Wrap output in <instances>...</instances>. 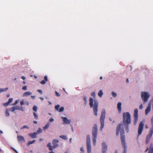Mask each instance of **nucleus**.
<instances>
[{
  "mask_svg": "<svg viewBox=\"0 0 153 153\" xmlns=\"http://www.w3.org/2000/svg\"><path fill=\"white\" fill-rule=\"evenodd\" d=\"M144 125V122H141L140 123L138 129V136L140 135L141 134L143 131Z\"/></svg>",
  "mask_w": 153,
  "mask_h": 153,
  "instance_id": "8",
  "label": "nucleus"
},
{
  "mask_svg": "<svg viewBox=\"0 0 153 153\" xmlns=\"http://www.w3.org/2000/svg\"><path fill=\"white\" fill-rule=\"evenodd\" d=\"M37 135L35 132L33 133H30L28 135L32 138H35L36 137Z\"/></svg>",
  "mask_w": 153,
  "mask_h": 153,
  "instance_id": "18",
  "label": "nucleus"
},
{
  "mask_svg": "<svg viewBox=\"0 0 153 153\" xmlns=\"http://www.w3.org/2000/svg\"><path fill=\"white\" fill-rule=\"evenodd\" d=\"M103 94V93L102 90H100L98 93V96L100 97H102V96Z\"/></svg>",
  "mask_w": 153,
  "mask_h": 153,
  "instance_id": "23",
  "label": "nucleus"
},
{
  "mask_svg": "<svg viewBox=\"0 0 153 153\" xmlns=\"http://www.w3.org/2000/svg\"><path fill=\"white\" fill-rule=\"evenodd\" d=\"M10 96V94H8L7 95V97H9Z\"/></svg>",
  "mask_w": 153,
  "mask_h": 153,
  "instance_id": "60",
  "label": "nucleus"
},
{
  "mask_svg": "<svg viewBox=\"0 0 153 153\" xmlns=\"http://www.w3.org/2000/svg\"><path fill=\"white\" fill-rule=\"evenodd\" d=\"M64 109V108L63 107H62L61 108H60L59 109V112H62L63 111Z\"/></svg>",
  "mask_w": 153,
  "mask_h": 153,
  "instance_id": "36",
  "label": "nucleus"
},
{
  "mask_svg": "<svg viewBox=\"0 0 153 153\" xmlns=\"http://www.w3.org/2000/svg\"><path fill=\"white\" fill-rule=\"evenodd\" d=\"M10 104L8 103V102H7L6 103H5L3 104V105H4V106L6 107L8 106Z\"/></svg>",
  "mask_w": 153,
  "mask_h": 153,
  "instance_id": "42",
  "label": "nucleus"
},
{
  "mask_svg": "<svg viewBox=\"0 0 153 153\" xmlns=\"http://www.w3.org/2000/svg\"><path fill=\"white\" fill-rule=\"evenodd\" d=\"M39 98L42 100L43 101L44 100V98L43 97H40Z\"/></svg>",
  "mask_w": 153,
  "mask_h": 153,
  "instance_id": "58",
  "label": "nucleus"
},
{
  "mask_svg": "<svg viewBox=\"0 0 153 153\" xmlns=\"http://www.w3.org/2000/svg\"><path fill=\"white\" fill-rule=\"evenodd\" d=\"M29 128L28 126H27L26 125H24L21 128V129H23L24 128L29 129Z\"/></svg>",
  "mask_w": 153,
  "mask_h": 153,
  "instance_id": "32",
  "label": "nucleus"
},
{
  "mask_svg": "<svg viewBox=\"0 0 153 153\" xmlns=\"http://www.w3.org/2000/svg\"><path fill=\"white\" fill-rule=\"evenodd\" d=\"M60 105H57L55 107V109L57 111H59V108L60 107Z\"/></svg>",
  "mask_w": 153,
  "mask_h": 153,
  "instance_id": "33",
  "label": "nucleus"
},
{
  "mask_svg": "<svg viewBox=\"0 0 153 153\" xmlns=\"http://www.w3.org/2000/svg\"><path fill=\"white\" fill-rule=\"evenodd\" d=\"M50 124L49 122L47 123L45 126H44L43 127V129L45 130L46 129H48V128L49 127V126Z\"/></svg>",
  "mask_w": 153,
  "mask_h": 153,
  "instance_id": "24",
  "label": "nucleus"
},
{
  "mask_svg": "<svg viewBox=\"0 0 153 153\" xmlns=\"http://www.w3.org/2000/svg\"><path fill=\"white\" fill-rule=\"evenodd\" d=\"M25 104H26L27 105H28L29 104V103L28 101H27L25 102Z\"/></svg>",
  "mask_w": 153,
  "mask_h": 153,
  "instance_id": "51",
  "label": "nucleus"
},
{
  "mask_svg": "<svg viewBox=\"0 0 153 153\" xmlns=\"http://www.w3.org/2000/svg\"><path fill=\"white\" fill-rule=\"evenodd\" d=\"M105 116V111L103 109L102 111L101 114L100 119V122L101 124V126L100 128V130L101 131L102 130L104 126V120Z\"/></svg>",
  "mask_w": 153,
  "mask_h": 153,
  "instance_id": "5",
  "label": "nucleus"
},
{
  "mask_svg": "<svg viewBox=\"0 0 153 153\" xmlns=\"http://www.w3.org/2000/svg\"><path fill=\"white\" fill-rule=\"evenodd\" d=\"M8 89V88H0V93L4 91H6Z\"/></svg>",
  "mask_w": 153,
  "mask_h": 153,
  "instance_id": "27",
  "label": "nucleus"
},
{
  "mask_svg": "<svg viewBox=\"0 0 153 153\" xmlns=\"http://www.w3.org/2000/svg\"><path fill=\"white\" fill-rule=\"evenodd\" d=\"M38 92H39L41 94H42V91L41 90L38 89L37 91Z\"/></svg>",
  "mask_w": 153,
  "mask_h": 153,
  "instance_id": "47",
  "label": "nucleus"
},
{
  "mask_svg": "<svg viewBox=\"0 0 153 153\" xmlns=\"http://www.w3.org/2000/svg\"><path fill=\"white\" fill-rule=\"evenodd\" d=\"M71 140H72L71 138H70V139L69 142H70V143H71V142H72Z\"/></svg>",
  "mask_w": 153,
  "mask_h": 153,
  "instance_id": "57",
  "label": "nucleus"
},
{
  "mask_svg": "<svg viewBox=\"0 0 153 153\" xmlns=\"http://www.w3.org/2000/svg\"><path fill=\"white\" fill-rule=\"evenodd\" d=\"M35 141H36L35 140H34L32 141H28L27 143V146H29L30 144H32L35 142Z\"/></svg>",
  "mask_w": 153,
  "mask_h": 153,
  "instance_id": "25",
  "label": "nucleus"
},
{
  "mask_svg": "<svg viewBox=\"0 0 153 153\" xmlns=\"http://www.w3.org/2000/svg\"><path fill=\"white\" fill-rule=\"evenodd\" d=\"M59 137L64 140H67V138L65 135H62L59 136Z\"/></svg>",
  "mask_w": 153,
  "mask_h": 153,
  "instance_id": "26",
  "label": "nucleus"
},
{
  "mask_svg": "<svg viewBox=\"0 0 153 153\" xmlns=\"http://www.w3.org/2000/svg\"><path fill=\"white\" fill-rule=\"evenodd\" d=\"M86 143L87 153H91V147L90 137L89 135L88 134L87 135Z\"/></svg>",
  "mask_w": 153,
  "mask_h": 153,
  "instance_id": "7",
  "label": "nucleus"
},
{
  "mask_svg": "<svg viewBox=\"0 0 153 153\" xmlns=\"http://www.w3.org/2000/svg\"><path fill=\"white\" fill-rule=\"evenodd\" d=\"M10 104L8 103V102H7L6 103H5L3 104V105H4V106L6 107L8 106Z\"/></svg>",
  "mask_w": 153,
  "mask_h": 153,
  "instance_id": "41",
  "label": "nucleus"
},
{
  "mask_svg": "<svg viewBox=\"0 0 153 153\" xmlns=\"http://www.w3.org/2000/svg\"><path fill=\"white\" fill-rule=\"evenodd\" d=\"M42 131V130L40 128H39L38 130L36 132H35L36 134H38L41 133Z\"/></svg>",
  "mask_w": 153,
  "mask_h": 153,
  "instance_id": "28",
  "label": "nucleus"
},
{
  "mask_svg": "<svg viewBox=\"0 0 153 153\" xmlns=\"http://www.w3.org/2000/svg\"><path fill=\"white\" fill-rule=\"evenodd\" d=\"M141 96L143 103L145 104L148 101L150 95L149 93L146 91H142L141 93Z\"/></svg>",
  "mask_w": 153,
  "mask_h": 153,
  "instance_id": "6",
  "label": "nucleus"
},
{
  "mask_svg": "<svg viewBox=\"0 0 153 153\" xmlns=\"http://www.w3.org/2000/svg\"><path fill=\"white\" fill-rule=\"evenodd\" d=\"M18 102H19V100H16L15 101V102L13 104V105H16L18 103Z\"/></svg>",
  "mask_w": 153,
  "mask_h": 153,
  "instance_id": "43",
  "label": "nucleus"
},
{
  "mask_svg": "<svg viewBox=\"0 0 153 153\" xmlns=\"http://www.w3.org/2000/svg\"><path fill=\"white\" fill-rule=\"evenodd\" d=\"M5 115L7 117H9L10 116V113L7 109H6V111H5Z\"/></svg>",
  "mask_w": 153,
  "mask_h": 153,
  "instance_id": "30",
  "label": "nucleus"
},
{
  "mask_svg": "<svg viewBox=\"0 0 153 153\" xmlns=\"http://www.w3.org/2000/svg\"><path fill=\"white\" fill-rule=\"evenodd\" d=\"M138 110L137 108H135L134 109V125H135L137 123L138 118Z\"/></svg>",
  "mask_w": 153,
  "mask_h": 153,
  "instance_id": "9",
  "label": "nucleus"
},
{
  "mask_svg": "<svg viewBox=\"0 0 153 153\" xmlns=\"http://www.w3.org/2000/svg\"><path fill=\"white\" fill-rule=\"evenodd\" d=\"M102 152H106L107 149V146L105 142L102 143Z\"/></svg>",
  "mask_w": 153,
  "mask_h": 153,
  "instance_id": "11",
  "label": "nucleus"
},
{
  "mask_svg": "<svg viewBox=\"0 0 153 153\" xmlns=\"http://www.w3.org/2000/svg\"><path fill=\"white\" fill-rule=\"evenodd\" d=\"M153 134V128H151L149 132V134L146 136V143L147 144L151 139Z\"/></svg>",
  "mask_w": 153,
  "mask_h": 153,
  "instance_id": "10",
  "label": "nucleus"
},
{
  "mask_svg": "<svg viewBox=\"0 0 153 153\" xmlns=\"http://www.w3.org/2000/svg\"><path fill=\"white\" fill-rule=\"evenodd\" d=\"M33 123L35 124H37V122L36 121H34Z\"/></svg>",
  "mask_w": 153,
  "mask_h": 153,
  "instance_id": "61",
  "label": "nucleus"
},
{
  "mask_svg": "<svg viewBox=\"0 0 153 153\" xmlns=\"http://www.w3.org/2000/svg\"><path fill=\"white\" fill-rule=\"evenodd\" d=\"M33 115L34 117V119H38V116L35 112L33 113Z\"/></svg>",
  "mask_w": 153,
  "mask_h": 153,
  "instance_id": "31",
  "label": "nucleus"
},
{
  "mask_svg": "<svg viewBox=\"0 0 153 153\" xmlns=\"http://www.w3.org/2000/svg\"><path fill=\"white\" fill-rule=\"evenodd\" d=\"M16 110H22V109H20L18 106H16L9 109V110L13 112Z\"/></svg>",
  "mask_w": 153,
  "mask_h": 153,
  "instance_id": "15",
  "label": "nucleus"
},
{
  "mask_svg": "<svg viewBox=\"0 0 153 153\" xmlns=\"http://www.w3.org/2000/svg\"><path fill=\"white\" fill-rule=\"evenodd\" d=\"M152 102H150L147 106L146 108L145 111V113L146 115H147L148 113L150 111L151 108Z\"/></svg>",
  "mask_w": 153,
  "mask_h": 153,
  "instance_id": "13",
  "label": "nucleus"
},
{
  "mask_svg": "<svg viewBox=\"0 0 153 153\" xmlns=\"http://www.w3.org/2000/svg\"><path fill=\"white\" fill-rule=\"evenodd\" d=\"M44 79L46 81H48V78H47V76H45Z\"/></svg>",
  "mask_w": 153,
  "mask_h": 153,
  "instance_id": "49",
  "label": "nucleus"
},
{
  "mask_svg": "<svg viewBox=\"0 0 153 153\" xmlns=\"http://www.w3.org/2000/svg\"><path fill=\"white\" fill-rule=\"evenodd\" d=\"M111 94L112 96L114 97H116L117 96V94L114 91H112Z\"/></svg>",
  "mask_w": 153,
  "mask_h": 153,
  "instance_id": "29",
  "label": "nucleus"
},
{
  "mask_svg": "<svg viewBox=\"0 0 153 153\" xmlns=\"http://www.w3.org/2000/svg\"><path fill=\"white\" fill-rule=\"evenodd\" d=\"M31 97L33 99H34L35 98V96H31Z\"/></svg>",
  "mask_w": 153,
  "mask_h": 153,
  "instance_id": "55",
  "label": "nucleus"
},
{
  "mask_svg": "<svg viewBox=\"0 0 153 153\" xmlns=\"http://www.w3.org/2000/svg\"><path fill=\"white\" fill-rule=\"evenodd\" d=\"M55 93L57 96L59 97L60 96V94L57 92L56 91Z\"/></svg>",
  "mask_w": 153,
  "mask_h": 153,
  "instance_id": "48",
  "label": "nucleus"
},
{
  "mask_svg": "<svg viewBox=\"0 0 153 153\" xmlns=\"http://www.w3.org/2000/svg\"><path fill=\"white\" fill-rule=\"evenodd\" d=\"M126 82L127 83H128L129 82V80L128 79H127L126 80Z\"/></svg>",
  "mask_w": 153,
  "mask_h": 153,
  "instance_id": "59",
  "label": "nucleus"
},
{
  "mask_svg": "<svg viewBox=\"0 0 153 153\" xmlns=\"http://www.w3.org/2000/svg\"><path fill=\"white\" fill-rule=\"evenodd\" d=\"M61 118L62 119L63 122L66 124H69L71 123V120L68 119L67 117H62Z\"/></svg>",
  "mask_w": 153,
  "mask_h": 153,
  "instance_id": "14",
  "label": "nucleus"
},
{
  "mask_svg": "<svg viewBox=\"0 0 153 153\" xmlns=\"http://www.w3.org/2000/svg\"><path fill=\"white\" fill-rule=\"evenodd\" d=\"M145 128L146 129H147L148 128V126L147 125H146L145 126Z\"/></svg>",
  "mask_w": 153,
  "mask_h": 153,
  "instance_id": "62",
  "label": "nucleus"
},
{
  "mask_svg": "<svg viewBox=\"0 0 153 153\" xmlns=\"http://www.w3.org/2000/svg\"><path fill=\"white\" fill-rule=\"evenodd\" d=\"M33 110L35 112H36L37 111V107L36 106H34L33 107Z\"/></svg>",
  "mask_w": 153,
  "mask_h": 153,
  "instance_id": "35",
  "label": "nucleus"
},
{
  "mask_svg": "<svg viewBox=\"0 0 153 153\" xmlns=\"http://www.w3.org/2000/svg\"><path fill=\"white\" fill-rule=\"evenodd\" d=\"M45 82H45V81L44 80H43L41 81V83L43 85H44L45 84Z\"/></svg>",
  "mask_w": 153,
  "mask_h": 153,
  "instance_id": "45",
  "label": "nucleus"
},
{
  "mask_svg": "<svg viewBox=\"0 0 153 153\" xmlns=\"http://www.w3.org/2000/svg\"><path fill=\"white\" fill-rule=\"evenodd\" d=\"M89 105L90 108H93L94 113L95 115L97 116V112L98 111V102L96 99H93L90 97L89 99Z\"/></svg>",
  "mask_w": 153,
  "mask_h": 153,
  "instance_id": "2",
  "label": "nucleus"
},
{
  "mask_svg": "<svg viewBox=\"0 0 153 153\" xmlns=\"http://www.w3.org/2000/svg\"><path fill=\"white\" fill-rule=\"evenodd\" d=\"M22 89L24 90H26L27 89V86H25L22 88Z\"/></svg>",
  "mask_w": 153,
  "mask_h": 153,
  "instance_id": "40",
  "label": "nucleus"
},
{
  "mask_svg": "<svg viewBox=\"0 0 153 153\" xmlns=\"http://www.w3.org/2000/svg\"><path fill=\"white\" fill-rule=\"evenodd\" d=\"M97 134V128L96 124L94 125L92 127V141L93 144L94 146L96 145V139Z\"/></svg>",
  "mask_w": 153,
  "mask_h": 153,
  "instance_id": "3",
  "label": "nucleus"
},
{
  "mask_svg": "<svg viewBox=\"0 0 153 153\" xmlns=\"http://www.w3.org/2000/svg\"><path fill=\"white\" fill-rule=\"evenodd\" d=\"M80 150L82 152V153H84V150L83 147H82L80 148Z\"/></svg>",
  "mask_w": 153,
  "mask_h": 153,
  "instance_id": "44",
  "label": "nucleus"
},
{
  "mask_svg": "<svg viewBox=\"0 0 153 153\" xmlns=\"http://www.w3.org/2000/svg\"><path fill=\"white\" fill-rule=\"evenodd\" d=\"M42 140H43L41 138H40L39 140L40 141H42Z\"/></svg>",
  "mask_w": 153,
  "mask_h": 153,
  "instance_id": "63",
  "label": "nucleus"
},
{
  "mask_svg": "<svg viewBox=\"0 0 153 153\" xmlns=\"http://www.w3.org/2000/svg\"><path fill=\"white\" fill-rule=\"evenodd\" d=\"M11 149H12L16 153L17 152V151L14 148L12 147H11Z\"/></svg>",
  "mask_w": 153,
  "mask_h": 153,
  "instance_id": "53",
  "label": "nucleus"
},
{
  "mask_svg": "<svg viewBox=\"0 0 153 153\" xmlns=\"http://www.w3.org/2000/svg\"><path fill=\"white\" fill-rule=\"evenodd\" d=\"M151 125L152 126V127L151 128H153V116L152 117L151 120Z\"/></svg>",
  "mask_w": 153,
  "mask_h": 153,
  "instance_id": "37",
  "label": "nucleus"
},
{
  "mask_svg": "<svg viewBox=\"0 0 153 153\" xmlns=\"http://www.w3.org/2000/svg\"><path fill=\"white\" fill-rule=\"evenodd\" d=\"M21 78L25 80V77L24 76H22Z\"/></svg>",
  "mask_w": 153,
  "mask_h": 153,
  "instance_id": "54",
  "label": "nucleus"
},
{
  "mask_svg": "<svg viewBox=\"0 0 153 153\" xmlns=\"http://www.w3.org/2000/svg\"><path fill=\"white\" fill-rule=\"evenodd\" d=\"M17 139L19 142H20L21 141H25V139L24 137L21 135H18L17 136Z\"/></svg>",
  "mask_w": 153,
  "mask_h": 153,
  "instance_id": "16",
  "label": "nucleus"
},
{
  "mask_svg": "<svg viewBox=\"0 0 153 153\" xmlns=\"http://www.w3.org/2000/svg\"><path fill=\"white\" fill-rule=\"evenodd\" d=\"M24 104V101L23 100L21 101L20 102V104L21 105H22Z\"/></svg>",
  "mask_w": 153,
  "mask_h": 153,
  "instance_id": "52",
  "label": "nucleus"
},
{
  "mask_svg": "<svg viewBox=\"0 0 153 153\" xmlns=\"http://www.w3.org/2000/svg\"><path fill=\"white\" fill-rule=\"evenodd\" d=\"M148 153H153V145L152 144L150 145Z\"/></svg>",
  "mask_w": 153,
  "mask_h": 153,
  "instance_id": "19",
  "label": "nucleus"
},
{
  "mask_svg": "<svg viewBox=\"0 0 153 153\" xmlns=\"http://www.w3.org/2000/svg\"><path fill=\"white\" fill-rule=\"evenodd\" d=\"M120 132V138L122 144L123 146L124 151L123 153H126L127 148L126 146V142L125 141V136L124 135V130L123 125L121 124H119L117 128L116 134L117 136L119 134V132Z\"/></svg>",
  "mask_w": 153,
  "mask_h": 153,
  "instance_id": "1",
  "label": "nucleus"
},
{
  "mask_svg": "<svg viewBox=\"0 0 153 153\" xmlns=\"http://www.w3.org/2000/svg\"><path fill=\"white\" fill-rule=\"evenodd\" d=\"M32 94V93L30 91H27L24 92L23 95V97H27L28 96Z\"/></svg>",
  "mask_w": 153,
  "mask_h": 153,
  "instance_id": "17",
  "label": "nucleus"
},
{
  "mask_svg": "<svg viewBox=\"0 0 153 153\" xmlns=\"http://www.w3.org/2000/svg\"><path fill=\"white\" fill-rule=\"evenodd\" d=\"M91 95L95 98L96 97V94L94 92H92L91 94Z\"/></svg>",
  "mask_w": 153,
  "mask_h": 153,
  "instance_id": "34",
  "label": "nucleus"
},
{
  "mask_svg": "<svg viewBox=\"0 0 153 153\" xmlns=\"http://www.w3.org/2000/svg\"><path fill=\"white\" fill-rule=\"evenodd\" d=\"M13 99L12 98H10L9 100H8V101L7 102L8 103H9V104H10L13 101Z\"/></svg>",
  "mask_w": 153,
  "mask_h": 153,
  "instance_id": "38",
  "label": "nucleus"
},
{
  "mask_svg": "<svg viewBox=\"0 0 153 153\" xmlns=\"http://www.w3.org/2000/svg\"><path fill=\"white\" fill-rule=\"evenodd\" d=\"M123 122L124 124H130L131 123V115L129 112L123 113Z\"/></svg>",
  "mask_w": 153,
  "mask_h": 153,
  "instance_id": "4",
  "label": "nucleus"
},
{
  "mask_svg": "<svg viewBox=\"0 0 153 153\" xmlns=\"http://www.w3.org/2000/svg\"><path fill=\"white\" fill-rule=\"evenodd\" d=\"M128 124H129L127 123H126V124H124L126 131L127 133H128L129 132Z\"/></svg>",
  "mask_w": 153,
  "mask_h": 153,
  "instance_id": "21",
  "label": "nucleus"
},
{
  "mask_svg": "<svg viewBox=\"0 0 153 153\" xmlns=\"http://www.w3.org/2000/svg\"><path fill=\"white\" fill-rule=\"evenodd\" d=\"M47 146L49 148V149L50 150L52 151L53 149V146H51V143H48L47 145Z\"/></svg>",
  "mask_w": 153,
  "mask_h": 153,
  "instance_id": "22",
  "label": "nucleus"
},
{
  "mask_svg": "<svg viewBox=\"0 0 153 153\" xmlns=\"http://www.w3.org/2000/svg\"><path fill=\"white\" fill-rule=\"evenodd\" d=\"M83 100L85 102V104H86L87 103L86 97L85 96H83Z\"/></svg>",
  "mask_w": 153,
  "mask_h": 153,
  "instance_id": "39",
  "label": "nucleus"
},
{
  "mask_svg": "<svg viewBox=\"0 0 153 153\" xmlns=\"http://www.w3.org/2000/svg\"><path fill=\"white\" fill-rule=\"evenodd\" d=\"M139 108L140 109H142L143 108V105L142 104H141L140 105Z\"/></svg>",
  "mask_w": 153,
  "mask_h": 153,
  "instance_id": "46",
  "label": "nucleus"
},
{
  "mask_svg": "<svg viewBox=\"0 0 153 153\" xmlns=\"http://www.w3.org/2000/svg\"><path fill=\"white\" fill-rule=\"evenodd\" d=\"M114 153H118L117 151V150H115Z\"/></svg>",
  "mask_w": 153,
  "mask_h": 153,
  "instance_id": "64",
  "label": "nucleus"
},
{
  "mask_svg": "<svg viewBox=\"0 0 153 153\" xmlns=\"http://www.w3.org/2000/svg\"><path fill=\"white\" fill-rule=\"evenodd\" d=\"M148 150H149V148H148V147H147V148H146V151H145V152H146L148 151Z\"/></svg>",
  "mask_w": 153,
  "mask_h": 153,
  "instance_id": "56",
  "label": "nucleus"
},
{
  "mask_svg": "<svg viewBox=\"0 0 153 153\" xmlns=\"http://www.w3.org/2000/svg\"><path fill=\"white\" fill-rule=\"evenodd\" d=\"M121 103L120 102H119L117 104V109L119 112H120L121 110Z\"/></svg>",
  "mask_w": 153,
  "mask_h": 153,
  "instance_id": "20",
  "label": "nucleus"
},
{
  "mask_svg": "<svg viewBox=\"0 0 153 153\" xmlns=\"http://www.w3.org/2000/svg\"><path fill=\"white\" fill-rule=\"evenodd\" d=\"M49 121L50 122H52L54 121V119L51 118L49 119Z\"/></svg>",
  "mask_w": 153,
  "mask_h": 153,
  "instance_id": "50",
  "label": "nucleus"
},
{
  "mask_svg": "<svg viewBox=\"0 0 153 153\" xmlns=\"http://www.w3.org/2000/svg\"><path fill=\"white\" fill-rule=\"evenodd\" d=\"M59 140L56 139H53L52 141V144L53 145V148L55 149L58 146Z\"/></svg>",
  "mask_w": 153,
  "mask_h": 153,
  "instance_id": "12",
  "label": "nucleus"
}]
</instances>
